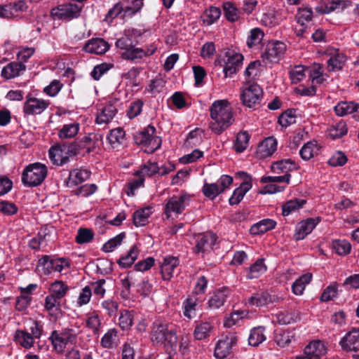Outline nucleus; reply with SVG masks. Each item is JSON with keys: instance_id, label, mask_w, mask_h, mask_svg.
Listing matches in <instances>:
<instances>
[{"instance_id": "f257e3e1", "label": "nucleus", "mask_w": 359, "mask_h": 359, "mask_svg": "<svg viewBox=\"0 0 359 359\" xmlns=\"http://www.w3.org/2000/svg\"><path fill=\"white\" fill-rule=\"evenodd\" d=\"M210 128L217 135L222 134L234 121L231 107L226 100L215 101L210 107Z\"/></svg>"}, {"instance_id": "f03ea898", "label": "nucleus", "mask_w": 359, "mask_h": 359, "mask_svg": "<svg viewBox=\"0 0 359 359\" xmlns=\"http://www.w3.org/2000/svg\"><path fill=\"white\" fill-rule=\"evenodd\" d=\"M151 340L156 345L173 347L177 342V330L168 322L157 319L151 326Z\"/></svg>"}, {"instance_id": "7ed1b4c3", "label": "nucleus", "mask_w": 359, "mask_h": 359, "mask_svg": "<svg viewBox=\"0 0 359 359\" xmlns=\"http://www.w3.org/2000/svg\"><path fill=\"white\" fill-rule=\"evenodd\" d=\"M80 333L77 327H65L61 330H53L49 339L51 341L53 349L57 353H63L68 344L76 343L78 335Z\"/></svg>"}, {"instance_id": "20e7f679", "label": "nucleus", "mask_w": 359, "mask_h": 359, "mask_svg": "<svg viewBox=\"0 0 359 359\" xmlns=\"http://www.w3.org/2000/svg\"><path fill=\"white\" fill-rule=\"evenodd\" d=\"M47 167L41 163H34L26 166L22 173V182L28 187L40 185L46 179Z\"/></svg>"}, {"instance_id": "39448f33", "label": "nucleus", "mask_w": 359, "mask_h": 359, "mask_svg": "<svg viewBox=\"0 0 359 359\" xmlns=\"http://www.w3.org/2000/svg\"><path fill=\"white\" fill-rule=\"evenodd\" d=\"M156 129L153 126L149 125L143 130L134 135L135 142L145 147V151L152 153L161 145V139L155 135Z\"/></svg>"}, {"instance_id": "423d86ee", "label": "nucleus", "mask_w": 359, "mask_h": 359, "mask_svg": "<svg viewBox=\"0 0 359 359\" xmlns=\"http://www.w3.org/2000/svg\"><path fill=\"white\" fill-rule=\"evenodd\" d=\"M77 154L76 142L70 144H61L52 147L49 150V157L54 165H62L69 158Z\"/></svg>"}, {"instance_id": "0eeeda50", "label": "nucleus", "mask_w": 359, "mask_h": 359, "mask_svg": "<svg viewBox=\"0 0 359 359\" xmlns=\"http://www.w3.org/2000/svg\"><path fill=\"white\" fill-rule=\"evenodd\" d=\"M82 8L76 4H63L50 10V16L55 20L69 22L80 16Z\"/></svg>"}, {"instance_id": "6e6552de", "label": "nucleus", "mask_w": 359, "mask_h": 359, "mask_svg": "<svg viewBox=\"0 0 359 359\" xmlns=\"http://www.w3.org/2000/svg\"><path fill=\"white\" fill-rule=\"evenodd\" d=\"M191 195L187 193H182L170 197L165 205L164 212L166 217L170 218L172 215L177 216L181 214L189 205Z\"/></svg>"}, {"instance_id": "1a4fd4ad", "label": "nucleus", "mask_w": 359, "mask_h": 359, "mask_svg": "<svg viewBox=\"0 0 359 359\" xmlns=\"http://www.w3.org/2000/svg\"><path fill=\"white\" fill-rule=\"evenodd\" d=\"M263 95L262 88L257 83L248 81L242 88L241 100L243 104L248 107L259 104Z\"/></svg>"}, {"instance_id": "9d476101", "label": "nucleus", "mask_w": 359, "mask_h": 359, "mask_svg": "<svg viewBox=\"0 0 359 359\" xmlns=\"http://www.w3.org/2000/svg\"><path fill=\"white\" fill-rule=\"evenodd\" d=\"M25 98L26 100L23 104V113L27 116L39 115L46 111L50 104L49 100L37 98L30 93Z\"/></svg>"}, {"instance_id": "9b49d317", "label": "nucleus", "mask_w": 359, "mask_h": 359, "mask_svg": "<svg viewBox=\"0 0 359 359\" xmlns=\"http://www.w3.org/2000/svg\"><path fill=\"white\" fill-rule=\"evenodd\" d=\"M233 182V178L229 175H222L215 183L205 182L202 188L204 196L210 199H214L219 194L229 189Z\"/></svg>"}, {"instance_id": "f8f14e48", "label": "nucleus", "mask_w": 359, "mask_h": 359, "mask_svg": "<svg viewBox=\"0 0 359 359\" xmlns=\"http://www.w3.org/2000/svg\"><path fill=\"white\" fill-rule=\"evenodd\" d=\"M286 50L284 43L276 41L267 43L265 50L262 53V58L266 65L278 62Z\"/></svg>"}, {"instance_id": "ddd939ff", "label": "nucleus", "mask_w": 359, "mask_h": 359, "mask_svg": "<svg viewBox=\"0 0 359 359\" xmlns=\"http://www.w3.org/2000/svg\"><path fill=\"white\" fill-rule=\"evenodd\" d=\"M243 56L239 53L233 50H228L224 56V73L226 77L231 76L236 74L241 67Z\"/></svg>"}, {"instance_id": "4468645a", "label": "nucleus", "mask_w": 359, "mask_h": 359, "mask_svg": "<svg viewBox=\"0 0 359 359\" xmlns=\"http://www.w3.org/2000/svg\"><path fill=\"white\" fill-rule=\"evenodd\" d=\"M326 353V348L321 341L310 342L304 350V353L297 355L296 359H320Z\"/></svg>"}, {"instance_id": "2eb2a0df", "label": "nucleus", "mask_w": 359, "mask_h": 359, "mask_svg": "<svg viewBox=\"0 0 359 359\" xmlns=\"http://www.w3.org/2000/svg\"><path fill=\"white\" fill-rule=\"evenodd\" d=\"M243 179L240 187L236 189L229 198V203L231 205L238 204L243 199L245 194L252 188L251 177L245 172L238 173Z\"/></svg>"}, {"instance_id": "dca6fc26", "label": "nucleus", "mask_w": 359, "mask_h": 359, "mask_svg": "<svg viewBox=\"0 0 359 359\" xmlns=\"http://www.w3.org/2000/svg\"><path fill=\"white\" fill-rule=\"evenodd\" d=\"M217 236L211 232H207L198 236L196 244L193 248L195 253H204L211 250L215 244Z\"/></svg>"}, {"instance_id": "f3484780", "label": "nucleus", "mask_w": 359, "mask_h": 359, "mask_svg": "<svg viewBox=\"0 0 359 359\" xmlns=\"http://www.w3.org/2000/svg\"><path fill=\"white\" fill-rule=\"evenodd\" d=\"M343 350L346 351H359V329H353L348 332L340 341Z\"/></svg>"}, {"instance_id": "a211bd4d", "label": "nucleus", "mask_w": 359, "mask_h": 359, "mask_svg": "<svg viewBox=\"0 0 359 359\" xmlns=\"http://www.w3.org/2000/svg\"><path fill=\"white\" fill-rule=\"evenodd\" d=\"M156 49V48L154 46H151L147 49H143L141 48H137L133 45L126 51H123L121 53V56L123 59L135 60L137 59H142L144 57H149L152 55L154 53Z\"/></svg>"}, {"instance_id": "6ab92c4d", "label": "nucleus", "mask_w": 359, "mask_h": 359, "mask_svg": "<svg viewBox=\"0 0 359 359\" xmlns=\"http://www.w3.org/2000/svg\"><path fill=\"white\" fill-rule=\"evenodd\" d=\"M177 257L172 256L165 257L161 264V273L164 280H170L173 276L175 269L179 265Z\"/></svg>"}, {"instance_id": "aec40b11", "label": "nucleus", "mask_w": 359, "mask_h": 359, "mask_svg": "<svg viewBox=\"0 0 359 359\" xmlns=\"http://www.w3.org/2000/svg\"><path fill=\"white\" fill-rule=\"evenodd\" d=\"M233 339H236V336L229 335L218 341L215 349V356L217 358H225L230 353L233 346Z\"/></svg>"}, {"instance_id": "412c9836", "label": "nucleus", "mask_w": 359, "mask_h": 359, "mask_svg": "<svg viewBox=\"0 0 359 359\" xmlns=\"http://www.w3.org/2000/svg\"><path fill=\"white\" fill-rule=\"evenodd\" d=\"M317 224L318 222L313 218L299 222L296 226L295 233L294 234V240H303L313 231Z\"/></svg>"}, {"instance_id": "4be33fe9", "label": "nucleus", "mask_w": 359, "mask_h": 359, "mask_svg": "<svg viewBox=\"0 0 359 359\" xmlns=\"http://www.w3.org/2000/svg\"><path fill=\"white\" fill-rule=\"evenodd\" d=\"M109 48L107 41L102 39L96 38L90 40L83 47V50L89 53L102 55L105 53Z\"/></svg>"}, {"instance_id": "5701e85b", "label": "nucleus", "mask_w": 359, "mask_h": 359, "mask_svg": "<svg viewBox=\"0 0 359 359\" xmlns=\"http://www.w3.org/2000/svg\"><path fill=\"white\" fill-rule=\"evenodd\" d=\"M25 69L26 66L23 63L11 62L2 69L1 76L6 80L11 79L19 76Z\"/></svg>"}, {"instance_id": "b1692460", "label": "nucleus", "mask_w": 359, "mask_h": 359, "mask_svg": "<svg viewBox=\"0 0 359 359\" xmlns=\"http://www.w3.org/2000/svg\"><path fill=\"white\" fill-rule=\"evenodd\" d=\"M213 330L214 326L210 321H200L196 324L193 335L196 340H205L210 337Z\"/></svg>"}, {"instance_id": "393cba45", "label": "nucleus", "mask_w": 359, "mask_h": 359, "mask_svg": "<svg viewBox=\"0 0 359 359\" xmlns=\"http://www.w3.org/2000/svg\"><path fill=\"white\" fill-rule=\"evenodd\" d=\"M277 149V140L273 137H269L263 140L257 148V154L261 158L271 156Z\"/></svg>"}, {"instance_id": "a878e982", "label": "nucleus", "mask_w": 359, "mask_h": 359, "mask_svg": "<svg viewBox=\"0 0 359 359\" xmlns=\"http://www.w3.org/2000/svg\"><path fill=\"white\" fill-rule=\"evenodd\" d=\"M330 57L327 61V70L329 72H337L342 69L346 62V56L339 50L330 53Z\"/></svg>"}, {"instance_id": "bb28decb", "label": "nucleus", "mask_w": 359, "mask_h": 359, "mask_svg": "<svg viewBox=\"0 0 359 359\" xmlns=\"http://www.w3.org/2000/svg\"><path fill=\"white\" fill-rule=\"evenodd\" d=\"M229 295L227 289H221L216 290L210 296L208 304L210 309H217L222 306Z\"/></svg>"}, {"instance_id": "cd10ccee", "label": "nucleus", "mask_w": 359, "mask_h": 359, "mask_svg": "<svg viewBox=\"0 0 359 359\" xmlns=\"http://www.w3.org/2000/svg\"><path fill=\"white\" fill-rule=\"evenodd\" d=\"M118 110L115 105L107 104L96 117L97 124H107L115 116Z\"/></svg>"}, {"instance_id": "c85d7f7f", "label": "nucleus", "mask_w": 359, "mask_h": 359, "mask_svg": "<svg viewBox=\"0 0 359 359\" xmlns=\"http://www.w3.org/2000/svg\"><path fill=\"white\" fill-rule=\"evenodd\" d=\"M299 166L290 159H284L275 162L271 165V169L276 173L289 174V172L297 170Z\"/></svg>"}, {"instance_id": "c756f323", "label": "nucleus", "mask_w": 359, "mask_h": 359, "mask_svg": "<svg viewBox=\"0 0 359 359\" xmlns=\"http://www.w3.org/2000/svg\"><path fill=\"white\" fill-rule=\"evenodd\" d=\"M80 130V124L76 121L70 122L62 126L58 131V137L62 139L74 137Z\"/></svg>"}, {"instance_id": "7c9ffc66", "label": "nucleus", "mask_w": 359, "mask_h": 359, "mask_svg": "<svg viewBox=\"0 0 359 359\" xmlns=\"http://www.w3.org/2000/svg\"><path fill=\"white\" fill-rule=\"evenodd\" d=\"M90 172L87 170L74 169L69 173L67 184L68 186L77 185L90 177Z\"/></svg>"}, {"instance_id": "2f4dec72", "label": "nucleus", "mask_w": 359, "mask_h": 359, "mask_svg": "<svg viewBox=\"0 0 359 359\" xmlns=\"http://www.w3.org/2000/svg\"><path fill=\"white\" fill-rule=\"evenodd\" d=\"M118 343V330L111 328L102 336L100 344L104 348H113Z\"/></svg>"}, {"instance_id": "473e14b6", "label": "nucleus", "mask_w": 359, "mask_h": 359, "mask_svg": "<svg viewBox=\"0 0 359 359\" xmlns=\"http://www.w3.org/2000/svg\"><path fill=\"white\" fill-rule=\"evenodd\" d=\"M276 222L270 219H262L259 222L252 225L250 228V233L253 235H259L275 228Z\"/></svg>"}, {"instance_id": "72a5a7b5", "label": "nucleus", "mask_w": 359, "mask_h": 359, "mask_svg": "<svg viewBox=\"0 0 359 359\" xmlns=\"http://www.w3.org/2000/svg\"><path fill=\"white\" fill-rule=\"evenodd\" d=\"M264 37L263 30L259 27L250 29L246 40V44L249 48L258 46L262 42Z\"/></svg>"}, {"instance_id": "f704fd0d", "label": "nucleus", "mask_w": 359, "mask_h": 359, "mask_svg": "<svg viewBox=\"0 0 359 359\" xmlns=\"http://www.w3.org/2000/svg\"><path fill=\"white\" fill-rule=\"evenodd\" d=\"M15 341L24 348H29L34 343V337L27 331L18 330L14 335Z\"/></svg>"}, {"instance_id": "c9c22d12", "label": "nucleus", "mask_w": 359, "mask_h": 359, "mask_svg": "<svg viewBox=\"0 0 359 359\" xmlns=\"http://www.w3.org/2000/svg\"><path fill=\"white\" fill-rule=\"evenodd\" d=\"M271 297L267 292L256 293L248 299L246 302L249 306H263L271 302Z\"/></svg>"}, {"instance_id": "e433bc0d", "label": "nucleus", "mask_w": 359, "mask_h": 359, "mask_svg": "<svg viewBox=\"0 0 359 359\" xmlns=\"http://www.w3.org/2000/svg\"><path fill=\"white\" fill-rule=\"evenodd\" d=\"M221 11L219 8L210 6L207 8L201 15L202 20L205 25H211L220 17Z\"/></svg>"}, {"instance_id": "4c0bfd02", "label": "nucleus", "mask_w": 359, "mask_h": 359, "mask_svg": "<svg viewBox=\"0 0 359 359\" xmlns=\"http://www.w3.org/2000/svg\"><path fill=\"white\" fill-rule=\"evenodd\" d=\"M140 250L136 245L133 246L129 252L124 256L121 257L118 263L121 267L128 268L137 259Z\"/></svg>"}, {"instance_id": "58836bf2", "label": "nucleus", "mask_w": 359, "mask_h": 359, "mask_svg": "<svg viewBox=\"0 0 359 359\" xmlns=\"http://www.w3.org/2000/svg\"><path fill=\"white\" fill-rule=\"evenodd\" d=\"M358 108L359 105L357 103L341 102L334 107V111L338 116H343L356 111Z\"/></svg>"}, {"instance_id": "ea45409f", "label": "nucleus", "mask_w": 359, "mask_h": 359, "mask_svg": "<svg viewBox=\"0 0 359 359\" xmlns=\"http://www.w3.org/2000/svg\"><path fill=\"white\" fill-rule=\"evenodd\" d=\"M266 271V266L264 264V260L261 259H257L255 263L248 269L246 278L248 279L257 278Z\"/></svg>"}, {"instance_id": "a19ab883", "label": "nucleus", "mask_w": 359, "mask_h": 359, "mask_svg": "<svg viewBox=\"0 0 359 359\" xmlns=\"http://www.w3.org/2000/svg\"><path fill=\"white\" fill-rule=\"evenodd\" d=\"M312 278L311 273H306L297 279L292 285V292L295 295H302L305 290V287L309 284Z\"/></svg>"}, {"instance_id": "79ce46f5", "label": "nucleus", "mask_w": 359, "mask_h": 359, "mask_svg": "<svg viewBox=\"0 0 359 359\" xmlns=\"http://www.w3.org/2000/svg\"><path fill=\"white\" fill-rule=\"evenodd\" d=\"M125 138V131L121 128H117L111 130L107 135V140L112 148H116L121 145Z\"/></svg>"}, {"instance_id": "37998d69", "label": "nucleus", "mask_w": 359, "mask_h": 359, "mask_svg": "<svg viewBox=\"0 0 359 359\" xmlns=\"http://www.w3.org/2000/svg\"><path fill=\"white\" fill-rule=\"evenodd\" d=\"M151 213L149 207L136 210L133 214V224L137 227L144 226Z\"/></svg>"}, {"instance_id": "c03bdc74", "label": "nucleus", "mask_w": 359, "mask_h": 359, "mask_svg": "<svg viewBox=\"0 0 359 359\" xmlns=\"http://www.w3.org/2000/svg\"><path fill=\"white\" fill-rule=\"evenodd\" d=\"M69 291V287L62 280H55L49 287L50 294L59 299L63 298Z\"/></svg>"}, {"instance_id": "a18cd8bd", "label": "nucleus", "mask_w": 359, "mask_h": 359, "mask_svg": "<svg viewBox=\"0 0 359 359\" xmlns=\"http://www.w3.org/2000/svg\"><path fill=\"white\" fill-rule=\"evenodd\" d=\"M319 151L317 144L314 142H309L304 144L299 151L302 158L309 161Z\"/></svg>"}, {"instance_id": "49530a36", "label": "nucleus", "mask_w": 359, "mask_h": 359, "mask_svg": "<svg viewBox=\"0 0 359 359\" xmlns=\"http://www.w3.org/2000/svg\"><path fill=\"white\" fill-rule=\"evenodd\" d=\"M202 134L203 131L199 128L191 131L185 140L184 146L190 149L198 146L203 141Z\"/></svg>"}, {"instance_id": "de8ad7c7", "label": "nucleus", "mask_w": 359, "mask_h": 359, "mask_svg": "<svg viewBox=\"0 0 359 359\" xmlns=\"http://www.w3.org/2000/svg\"><path fill=\"white\" fill-rule=\"evenodd\" d=\"M305 203V200L298 198H294L287 201L282 205L283 215H289L292 212L302 208Z\"/></svg>"}, {"instance_id": "09e8293b", "label": "nucleus", "mask_w": 359, "mask_h": 359, "mask_svg": "<svg viewBox=\"0 0 359 359\" xmlns=\"http://www.w3.org/2000/svg\"><path fill=\"white\" fill-rule=\"evenodd\" d=\"M266 340L264 334V327H257L251 330L249 336V344L253 346H257Z\"/></svg>"}, {"instance_id": "8fccbe9b", "label": "nucleus", "mask_w": 359, "mask_h": 359, "mask_svg": "<svg viewBox=\"0 0 359 359\" xmlns=\"http://www.w3.org/2000/svg\"><path fill=\"white\" fill-rule=\"evenodd\" d=\"M310 77L312 81L316 83H322L328 77L323 74V67L320 64H313L309 69Z\"/></svg>"}, {"instance_id": "3c124183", "label": "nucleus", "mask_w": 359, "mask_h": 359, "mask_svg": "<svg viewBox=\"0 0 359 359\" xmlns=\"http://www.w3.org/2000/svg\"><path fill=\"white\" fill-rule=\"evenodd\" d=\"M133 323V314L132 311L121 310L118 318V325L123 330H128Z\"/></svg>"}, {"instance_id": "603ef678", "label": "nucleus", "mask_w": 359, "mask_h": 359, "mask_svg": "<svg viewBox=\"0 0 359 359\" xmlns=\"http://www.w3.org/2000/svg\"><path fill=\"white\" fill-rule=\"evenodd\" d=\"M250 137V135L246 131H243L238 133L236 140L233 145L236 152L241 153L246 149L248 146Z\"/></svg>"}, {"instance_id": "864d4df0", "label": "nucleus", "mask_w": 359, "mask_h": 359, "mask_svg": "<svg viewBox=\"0 0 359 359\" xmlns=\"http://www.w3.org/2000/svg\"><path fill=\"white\" fill-rule=\"evenodd\" d=\"M86 327L90 329L93 333L98 334L102 325L101 319L96 313H92L87 315L86 320Z\"/></svg>"}, {"instance_id": "5fc2aeb1", "label": "nucleus", "mask_w": 359, "mask_h": 359, "mask_svg": "<svg viewBox=\"0 0 359 359\" xmlns=\"http://www.w3.org/2000/svg\"><path fill=\"white\" fill-rule=\"evenodd\" d=\"M125 237V233L118 234L103 245L102 250L105 252H112L116 247L121 245Z\"/></svg>"}, {"instance_id": "6e6d98bb", "label": "nucleus", "mask_w": 359, "mask_h": 359, "mask_svg": "<svg viewBox=\"0 0 359 359\" xmlns=\"http://www.w3.org/2000/svg\"><path fill=\"white\" fill-rule=\"evenodd\" d=\"M53 265V259H50L48 255H44L39 260L37 266L41 269L44 275H48L54 271Z\"/></svg>"}, {"instance_id": "4d7b16f0", "label": "nucleus", "mask_w": 359, "mask_h": 359, "mask_svg": "<svg viewBox=\"0 0 359 359\" xmlns=\"http://www.w3.org/2000/svg\"><path fill=\"white\" fill-rule=\"evenodd\" d=\"M223 8L224 11V15L229 21L235 22L238 19L239 11L232 3H224Z\"/></svg>"}, {"instance_id": "13d9d810", "label": "nucleus", "mask_w": 359, "mask_h": 359, "mask_svg": "<svg viewBox=\"0 0 359 359\" xmlns=\"http://www.w3.org/2000/svg\"><path fill=\"white\" fill-rule=\"evenodd\" d=\"M350 5L351 2L346 0H327L325 12L330 13L337 9L344 10Z\"/></svg>"}, {"instance_id": "bf43d9fd", "label": "nucleus", "mask_w": 359, "mask_h": 359, "mask_svg": "<svg viewBox=\"0 0 359 359\" xmlns=\"http://www.w3.org/2000/svg\"><path fill=\"white\" fill-rule=\"evenodd\" d=\"M333 248L339 255H346L351 250V243L346 240H337L333 241Z\"/></svg>"}, {"instance_id": "052dcab7", "label": "nucleus", "mask_w": 359, "mask_h": 359, "mask_svg": "<svg viewBox=\"0 0 359 359\" xmlns=\"http://www.w3.org/2000/svg\"><path fill=\"white\" fill-rule=\"evenodd\" d=\"M159 171L160 168L157 163L148 161L141 167L140 170L137 172L139 175L142 176L151 177L158 173Z\"/></svg>"}, {"instance_id": "680f3d73", "label": "nucleus", "mask_w": 359, "mask_h": 359, "mask_svg": "<svg viewBox=\"0 0 359 359\" xmlns=\"http://www.w3.org/2000/svg\"><path fill=\"white\" fill-rule=\"evenodd\" d=\"M144 106V102L141 100H136L132 102L127 110V116L130 119H133L139 116Z\"/></svg>"}, {"instance_id": "e2e57ef3", "label": "nucleus", "mask_w": 359, "mask_h": 359, "mask_svg": "<svg viewBox=\"0 0 359 359\" xmlns=\"http://www.w3.org/2000/svg\"><path fill=\"white\" fill-rule=\"evenodd\" d=\"M338 285L337 283H333L327 286L323 292L320 299L322 302H329L332 300L337 295Z\"/></svg>"}, {"instance_id": "0e129e2a", "label": "nucleus", "mask_w": 359, "mask_h": 359, "mask_svg": "<svg viewBox=\"0 0 359 359\" xmlns=\"http://www.w3.org/2000/svg\"><path fill=\"white\" fill-rule=\"evenodd\" d=\"M278 122L283 128H287L294 123L296 122L294 111L287 110L278 117Z\"/></svg>"}, {"instance_id": "69168bd1", "label": "nucleus", "mask_w": 359, "mask_h": 359, "mask_svg": "<svg viewBox=\"0 0 359 359\" xmlns=\"http://www.w3.org/2000/svg\"><path fill=\"white\" fill-rule=\"evenodd\" d=\"M94 237V233L90 229H80L76 236V241L79 244L90 242Z\"/></svg>"}, {"instance_id": "338daca9", "label": "nucleus", "mask_w": 359, "mask_h": 359, "mask_svg": "<svg viewBox=\"0 0 359 359\" xmlns=\"http://www.w3.org/2000/svg\"><path fill=\"white\" fill-rule=\"evenodd\" d=\"M197 299L194 297L187 298L184 302V315L191 319L195 314Z\"/></svg>"}, {"instance_id": "774afa93", "label": "nucleus", "mask_w": 359, "mask_h": 359, "mask_svg": "<svg viewBox=\"0 0 359 359\" xmlns=\"http://www.w3.org/2000/svg\"><path fill=\"white\" fill-rule=\"evenodd\" d=\"M92 296V289L90 286H86L79 293L78 297L76 304L79 307H81L89 303Z\"/></svg>"}]
</instances>
